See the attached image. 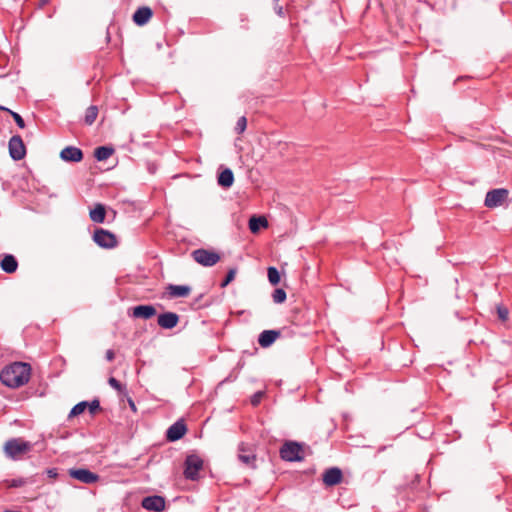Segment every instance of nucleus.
Instances as JSON below:
<instances>
[{
    "instance_id": "nucleus-16",
    "label": "nucleus",
    "mask_w": 512,
    "mask_h": 512,
    "mask_svg": "<svg viewBox=\"0 0 512 512\" xmlns=\"http://www.w3.org/2000/svg\"><path fill=\"white\" fill-rule=\"evenodd\" d=\"M280 332L276 330H264L258 338L259 345L263 348L272 345L279 337Z\"/></svg>"
},
{
    "instance_id": "nucleus-22",
    "label": "nucleus",
    "mask_w": 512,
    "mask_h": 512,
    "mask_svg": "<svg viewBox=\"0 0 512 512\" xmlns=\"http://www.w3.org/2000/svg\"><path fill=\"white\" fill-rule=\"evenodd\" d=\"M238 459L245 465L252 466L255 462L256 457L253 453L247 452L245 446L241 444L239 446Z\"/></svg>"
},
{
    "instance_id": "nucleus-9",
    "label": "nucleus",
    "mask_w": 512,
    "mask_h": 512,
    "mask_svg": "<svg viewBox=\"0 0 512 512\" xmlns=\"http://www.w3.org/2000/svg\"><path fill=\"white\" fill-rule=\"evenodd\" d=\"M9 153L11 158L16 161L25 157L26 149L20 136H13L9 140Z\"/></svg>"
},
{
    "instance_id": "nucleus-35",
    "label": "nucleus",
    "mask_w": 512,
    "mask_h": 512,
    "mask_svg": "<svg viewBox=\"0 0 512 512\" xmlns=\"http://www.w3.org/2000/svg\"><path fill=\"white\" fill-rule=\"evenodd\" d=\"M262 396H263V392H261V391L255 393L251 398L252 405H254V406L258 405L261 401Z\"/></svg>"
},
{
    "instance_id": "nucleus-28",
    "label": "nucleus",
    "mask_w": 512,
    "mask_h": 512,
    "mask_svg": "<svg viewBox=\"0 0 512 512\" xmlns=\"http://www.w3.org/2000/svg\"><path fill=\"white\" fill-rule=\"evenodd\" d=\"M286 297V292L282 288L275 289L272 294V299L276 304L283 303L286 300Z\"/></svg>"
},
{
    "instance_id": "nucleus-17",
    "label": "nucleus",
    "mask_w": 512,
    "mask_h": 512,
    "mask_svg": "<svg viewBox=\"0 0 512 512\" xmlns=\"http://www.w3.org/2000/svg\"><path fill=\"white\" fill-rule=\"evenodd\" d=\"M156 314V309L152 305H138L133 308L135 318L150 319Z\"/></svg>"
},
{
    "instance_id": "nucleus-38",
    "label": "nucleus",
    "mask_w": 512,
    "mask_h": 512,
    "mask_svg": "<svg viewBox=\"0 0 512 512\" xmlns=\"http://www.w3.org/2000/svg\"><path fill=\"white\" fill-rule=\"evenodd\" d=\"M50 0H40V6L43 7L46 5Z\"/></svg>"
},
{
    "instance_id": "nucleus-39",
    "label": "nucleus",
    "mask_w": 512,
    "mask_h": 512,
    "mask_svg": "<svg viewBox=\"0 0 512 512\" xmlns=\"http://www.w3.org/2000/svg\"><path fill=\"white\" fill-rule=\"evenodd\" d=\"M278 14H279V15H281V14H282V7H280V8L278 9Z\"/></svg>"
},
{
    "instance_id": "nucleus-36",
    "label": "nucleus",
    "mask_w": 512,
    "mask_h": 512,
    "mask_svg": "<svg viewBox=\"0 0 512 512\" xmlns=\"http://www.w3.org/2000/svg\"><path fill=\"white\" fill-rule=\"evenodd\" d=\"M105 358L107 361H113L115 358V353L113 350L109 349L106 351Z\"/></svg>"
},
{
    "instance_id": "nucleus-27",
    "label": "nucleus",
    "mask_w": 512,
    "mask_h": 512,
    "mask_svg": "<svg viewBox=\"0 0 512 512\" xmlns=\"http://www.w3.org/2000/svg\"><path fill=\"white\" fill-rule=\"evenodd\" d=\"M268 280L272 285H277L280 282V273L275 267H269L267 270Z\"/></svg>"
},
{
    "instance_id": "nucleus-14",
    "label": "nucleus",
    "mask_w": 512,
    "mask_h": 512,
    "mask_svg": "<svg viewBox=\"0 0 512 512\" xmlns=\"http://www.w3.org/2000/svg\"><path fill=\"white\" fill-rule=\"evenodd\" d=\"M342 480V471L337 467L329 468L323 474V482L327 486H334Z\"/></svg>"
},
{
    "instance_id": "nucleus-15",
    "label": "nucleus",
    "mask_w": 512,
    "mask_h": 512,
    "mask_svg": "<svg viewBox=\"0 0 512 512\" xmlns=\"http://www.w3.org/2000/svg\"><path fill=\"white\" fill-rule=\"evenodd\" d=\"M152 15H153V12H152L151 8H149L147 6H143V7L138 8L135 11V13L133 15V21L137 25L143 26L150 20Z\"/></svg>"
},
{
    "instance_id": "nucleus-26",
    "label": "nucleus",
    "mask_w": 512,
    "mask_h": 512,
    "mask_svg": "<svg viewBox=\"0 0 512 512\" xmlns=\"http://www.w3.org/2000/svg\"><path fill=\"white\" fill-rule=\"evenodd\" d=\"M87 406H88V402L87 401H82V402L77 403L71 409V411L69 413V418H72V417H75V416H78V415L82 414L87 409Z\"/></svg>"
},
{
    "instance_id": "nucleus-19",
    "label": "nucleus",
    "mask_w": 512,
    "mask_h": 512,
    "mask_svg": "<svg viewBox=\"0 0 512 512\" xmlns=\"http://www.w3.org/2000/svg\"><path fill=\"white\" fill-rule=\"evenodd\" d=\"M2 270L6 273H14L17 270L18 263L13 255H5L0 262Z\"/></svg>"
},
{
    "instance_id": "nucleus-21",
    "label": "nucleus",
    "mask_w": 512,
    "mask_h": 512,
    "mask_svg": "<svg viewBox=\"0 0 512 512\" xmlns=\"http://www.w3.org/2000/svg\"><path fill=\"white\" fill-rule=\"evenodd\" d=\"M106 210L104 205L96 204L95 208L90 210V219L95 223H103L105 220Z\"/></svg>"
},
{
    "instance_id": "nucleus-33",
    "label": "nucleus",
    "mask_w": 512,
    "mask_h": 512,
    "mask_svg": "<svg viewBox=\"0 0 512 512\" xmlns=\"http://www.w3.org/2000/svg\"><path fill=\"white\" fill-rule=\"evenodd\" d=\"M108 383L115 390H117L119 392L122 390V385H121V383L116 378L110 377L109 380H108Z\"/></svg>"
},
{
    "instance_id": "nucleus-20",
    "label": "nucleus",
    "mask_w": 512,
    "mask_h": 512,
    "mask_svg": "<svg viewBox=\"0 0 512 512\" xmlns=\"http://www.w3.org/2000/svg\"><path fill=\"white\" fill-rule=\"evenodd\" d=\"M234 182V175L231 169H224L218 176V184L224 188H229Z\"/></svg>"
},
{
    "instance_id": "nucleus-23",
    "label": "nucleus",
    "mask_w": 512,
    "mask_h": 512,
    "mask_svg": "<svg viewBox=\"0 0 512 512\" xmlns=\"http://www.w3.org/2000/svg\"><path fill=\"white\" fill-rule=\"evenodd\" d=\"M268 222L264 217L252 216L249 219V229L252 233H257L261 227H267Z\"/></svg>"
},
{
    "instance_id": "nucleus-40",
    "label": "nucleus",
    "mask_w": 512,
    "mask_h": 512,
    "mask_svg": "<svg viewBox=\"0 0 512 512\" xmlns=\"http://www.w3.org/2000/svg\"><path fill=\"white\" fill-rule=\"evenodd\" d=\"M0 110H8V108L0 105Z\"/></svg>"
},
{
    "instance_id": "nucleus-37",
    "label": "nucleus",
    "mask_w": 512,
    "mask_h": 512,
    "mask_svg": "<svg viewBox=\"0 0 512 512\" xmlns=\"http://www.w3.org/2000/svg\"><path fill=\"white\" fill-rule=\"evenodd\" d=\"M47 473H48L49 477H56L57 476L56 469H49Z\"/></svg>"
},
{
    "instance_id": "nucleus-30",
    "label": "nucleus",
    "mask_w": 512,
    "mask_h": 512,
    "mask_svg": "<svg viewBox=\"0 0 512 512\" xmlns=\"http://www.w3.org/2000/svg\"><path fill=\"white\" fill-rule=\"evenodd\" d=\"M246 127H247V119H246V117L242 116L238 119V121L236 123L235 131L237 133L241 134L245 131Z\"/></svg>"
},
{
    "instance_id": "nucleus-25",
    "label": "nucleus",
    "mask_w": 512,
    "mask_h": 512,
    "mask_svg": "<svg viewBox=\"0 0 512 512\" xmlns=\"http://www.w3.org/2000/svg\"><path fill=\"white\" fill-rule=\"evenodd\" d=\"M97 115H98L97 106L92 105V106L88 107L86 110V114H85V123L87 125H92L95 122Z\"/></svg>"
},
{
    "instance_id": "nucleus-7",
    "label": "nucleus",
    "mask_w": 512,
    "mask_h": 512,
    "mask_svg": "<svg viewBox=\"0 0 512 512\" xmlns=\"http://www.w3.org/2000/svg\"><path fill=\"white\" fill-rule=\"evenodd\" d=\"M508 196V190L504 188L493 189L487 192L484 204L488 208L501 206Z\"/></svg>"
},
{
    "instance_id": "nucleus-13",
    "label": "nucleus",
    "mask_w": 512,
    "mask_h": 512,
    "mask_svg": "<svg viewBox=\"0 0 512 512\" xmlns=\"http://www.w3.org/2000/svg\"><path fill=\"white\" fill-rule=\"evenodd\" d=\"M179 316L174 312H165L158 316L157 323L163 329H172L177 326Z\"/></svg>"
},
{
    "instance_id": "nucleus-32",
    "label": "nucleus",
    "mask_w": 512,
    "mask_h": 512,
    "mask_svg": "<svg viewBox=\"0 0 512 512\" xmlns=\"http://www.w3.org/2000/svg\"><path fill=\"white\" fill-rule=\"evenodd\" d=\"M87 408L91 414H94L96 411L100 410V402L97 399L88 402Z\"/></svg>"
},
{
    "instance_id": "nucleus-5",
    "label": "nucleus",
    "mask_w": 512,
    "mask_h": 512,
    "mask_svg": "<svg viewBox=\"0 0 512 512\" xmlns=\"http://www.w3.org/2000/svg\"><path fill=\"white\" fill-rule=\"evenodd\" d=\"M203 467V460L196 454L186 457L184 475L187 479L196 480Z\"/></svg>"
},
{
    "instance_id": "nucleus-18",
    "label": "nucleus",
    "mask_w": 512,
    "mask_h": 512,
    "mask_svg": "<svg viewBox=\"0 0 512 512\" xmlns=\"http://www.w3.org/2000/svg\"><path fill=\"white\" fill-rule=\"evenodd\" d=\"M170 297L179 298L186 297L190 294L191 288L187 285H173L167 287Z\"/></svg>"
},
{
    "instance_id": "nucleus-4",
    "label": "nucleus",
    "mask_w": 512,
    "mask_h": 512,
    "mask_svg": "<svg viewBox=\"0 0 512 512\" xmlns=\"http://www.w3.org/2000/svg\"><path fill=\"white\" fill-rule=\"evenodd\" d=\"M31 448L29 442L21 439H11L5 443L4 451L6 455L12 459L18 458L20 455L26 453Z\"/></svg>"
},
{
    "instance_id": "nucleus-8",
    "label": "nucleus",
    "mask_w": 512,
    "mask_h": 512,
    "mask_svg": "<svg viewBox=\"0 0 512 512\" xmlns=\"http://www.w3.org/2000/svg\"><path fill=\"white\" fill-rule=\"evenodd\" d=\"M68 474L70 477L85 483V484H92L98 481L99 476L96 473L91 472L88 469L85 468H71L68 470Z\"/></svg>"
},
{
    "instance_id": "nucleus-1",
    "label": "nucleus",
    "mask_w": 512,
    "mask_h": 512,
    "mask_svg": "<svg viewBox=\"0 0 512 512\" xmlns=\"http://www.w3.org/2000/svg\"><path fill=\"white\" fill-rule=\"evenodd\" d=\"M31 367L27 363L15 362L5 367L0 373L1 382L10 388H18L30 379Z\"/></svg>"
},
{
    "instance_id": "nucleus-29",
    "label": "nucleus",
    "mask_w": 512,
    "mask_h": 512,
    "mask_svg": "<svg viewBox=\"0 0 512 512\" xmlns=\"http://www.w3.org/2000/svg\"><path fill=\"white\" fill-rule=\"evenodd\" d=\"M236 273H237L236 268L229 269L225 279L221 283V287H226L230 282H232L236 276Z\"/></svg>"
},
{
    "instance_id": "nucleus-3",
    "label": "nucleus",
    "mask_w": 512,
    "mask_h": 512,
    "mask_svg": "<svg viewBox=\"0 0 512 512\" xmlns=\"http://www.w3.org/2000/svg\"><path fill=\"white\" fill-rule=\"evenodd\" d=\"M192 258L195 262L204 267H212L221 259L219 253L203 248L194 250L192 252Z\"/></svg>"
},
{
    "instance_id": "nucleus-2",
    "label": "nucleus",
    "mask_w": 512,
    "mask_h": 512,
    "mask_svg": "<svg viewBox=\"0 0 512 512\" xmlns=\"http://www.w3.org/2000/svg\"><path fill=\"white\" fill-rule=\"evenodd\" d=\"M280 456L289 462L302 461L304 458L302 446L297 442L288 441L281 447Z\"/></svg>"
},
{
    "instance_id": "nucleus-34",
    "label": "nucleus",
    "mask_w": 512,
    "mask_h": 512,
    "mask_svg": "<svg viewBox=\"0 0 512 512\" xmlns=\"http://www.w3.org/2000/svg\"><path fill=\"white\" fill-rule=\"evenodd\" d=\"M497 313H498V317L502 321H505L508 318V310L505 307L498 306L497 307Z\"/></svg>"
},
{
    "instance_id": "nucleus-31",
    "label": "nucleus",
    "mask_w": 512,
    "mask_h": 512,
    "mask_svg": "<svg viewBox=\"0 0 512 512\" xmlns=\"http://www.w3.org/2000/svg\"><path fill=\"white\" fill-rule=\"evenodd\" d=\"M7 112H9L11 114V116L13 117V119L15 120L16 124L18 125L19 128H24L25 127V122L23 120V118L21 117V115H19L18 113L8 109L6 110Z\"/></svg>"
},
{
    "instance_id": "nucleus-12",
    "label": "nucleus",
    "mask_w": 512,
    "mask_h": 512,
    "mask_svg": "<svg viewBox=\"0 0 512 512\" xmlns=\"http://www.w3.org/2000/svg\"><path fill=\"white\" fill-rule=\"evenodd\" d=\"M60 158L65 162H80L83 159V152L75 146H67L60 152Z\"/></svg>"
},
{
    "instance_id": "nucleus-11",
    "label": "nucleus",
    "mask_w": 512,
    "mask_h": 512,
    "mask_svg": "<svg viewBox=\"0 0 512 512\" xmlns=\"http://www.w3.org/2000/svg\"><path fill=\"white\" fill-rule=\"evenodd\" d=\"M186 431L187 428L185 423L182 420H179L167 429L166 437L169 441H177L185 435Z\"/></svg>"
},
{
    "instance_id": "nucleus-10",
    "label": "nucleus",
    "mask_w": 512,
    "mask_h": 512,
    "mask_svg": "<svg viewBox=\"0 0 512 512\" xmlns=\"http://www.w3.org/2000/svg\"><path fill=\"white\" fill-rule=\"evenodd\" d=\"M142 507L149 511L160 512L165 508V500L158 495L148 496L143 498Z\"/></svg>"
},
{
    "instance_id": "nucleus-6",
    "label": "nucleus",
    "mask_w": 512,
    "mask_h": 512,
    "mask_svg": "<svg viewBox=\"0 0 512 512\" xmlns=\"http://www.w3.org/2000/svg\"><path fill=\"white\" fill-rule=\"evenodd\" d=\"M94 242L102 248H114L117 245L116 237L108 230L98 228L93 234Z\"/></svg>"
},
{
    "instance_id": "nucleus-24",
    "label": "nucleus",
    "mask_w": 512,
    "mask_h": 512,
    "mask_svg": "<svg viewBox=\"0 0 512 512\" xmlns=\"http://www.w3.org/2000/svg\"><path fill=\"white\" fill-rule=\"evenodd\" d=\"M114 152L112 147L100 146L95 149L94 156L98 161L107 160Z\"/></svg>"
},
{
    "instance_id": "nucleus-41",
    "label": "nucleus",
    "mask_w": 512,
    "mask_h": 512,
    "mask_svg": "<svg viewBox=\"0 0 512 512\" xmlns=\"http://www.w3.org/2000/svg\"><path fill=\"white\" fill-rule=\"evenodd\" d=\"M12 485L13 486H18L19 484H18V482L14 481Z\"/></svg>"
}]
</instances>
